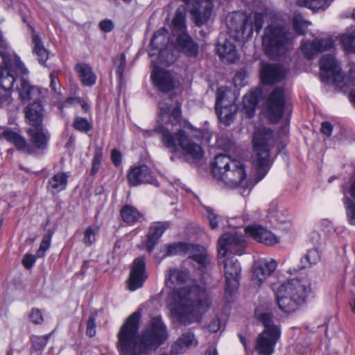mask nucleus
<instances>
[{
  "instance_id": "1",
  "label": "nucleus",
  "mask_w": 355,
  "mask_h": 355,
  "mask_svg": "<svg viewBox=\"0 0 355 355\" xmlns=\"http://www.w3.org/2000/svg\"><path fill=\"white\" fill-rule=\"evenodd\" d=\"M174 295L176 302L171 308L172 315L184 326L200 322L211 304V295L198 285L182 288Z\"/></svg>"
},
{
  "instance_id": "2",
  "label": "nucleus",
  "mask_w": 355,
  "mask_h": 355,
  "mask_svg": "<svg viewBox=\"0 0 355 355\" xmlns=\"http://www.w3.org/2000/svg\"><path fill=\"white\" fill-rule=\"evenodd\" d=\"M311 292V284L307 278L292 279L278 288L276 293L278 306L285 313L294 312Z\"/></svg>"
},
{
  "instance_id": "3",
  "label": "nucleus",
  "mask_w": 355,
  "mask_h": 355,
  "mask_svg": "<svg viewBox=\"0 0 355 355\" xmlns=\"http://www.w3.org/2000/svg\"><path fill=\"white\" fill-rule=\"evenodd\" d=\"M211 172L216 178L230 187H239L246 177L243 164L225 154L215 157L211 164Z\"/></svg>"
},
{
  "instance_id": "4",
  "label": "nucleus",
  "mask_w": 355,
  "mask_h": 355,
  "mask_svg": "<svg viewBox=\"0 0 355 355\" xmlns=\"http://www.w3.org/2000/svg\"><path fill=\"white\" fill-rule=\"evenodd\" d=\"M155 132L160 135L162 144L171 153L178 152V147H180L184 155H190L193 159H199L202 157V147L192 141L184 130L180 129L173 134L167 128L160 125L155 128Z\"/></svg>"
},
{
  "instance_id": "5",
  "label": "nucleus",
  "mask_w": 355,
  "mask_h": 355,
  "mask_svg": "<svg viewBox=\"0 0 355 355\" xmlns=\"http://www.w3.org/2000/svg\"><path fill=\"white\" fill-rule=\"evenodd\" d=\"M272 137V131L266 128H258L254 133L252 138L254 148L252 164L257 173L255 178L257 182L262 180L270 168L268 143Z\"/></svg>"
},
{
  "instance_id": "6",
  "label": "nucleus",
  "mask_w": 355,
  "mask_h": 355,
  "mask_svg": "<svg viewBox=\"0 0 355 355\" xmlns=\"http://www.w3.org/2000/svg\"><path fill=\"white\" fill-rule=\"evenodd\" d=\"M254 314L264 327L257 338L255 349L260 355H272L281 336L280 327L275 323L272 313L259 312V309H256Z\"/></svg>"
},
{
  "instance_id": "7",
  "label": "nucleus",
  "mask_w": 355,
  "mask_h": 355,
  "mask_svg": "<svg viewBox=\"0 0 355 355\" xmlns=\"http://www.w3.org/2000/svg\"><path fill=\"white\" fill-rule=\"evenodd\" d=\"M288 29L282 25L271 24L265 31L263 46L266 55L270 59H277L285 53L288 40Z\"/></svg>"
},
{
  "instance_id": "8",
  "label": "nucleus",
  "mask_w": 355,
  "mask_h": 355,
  "mask_svg": "<svg viewBox=\"0 0 355 355\" xmlns=\"http://www.w3.org/2000/svg\"><path fill=\"white\" fill-rule=\"evenodd\" d=\"M245 243L243 236L236 232H227L223 234L218 242V260L221 263L222 258H225L227 253L241 255L245 250Z\"/></svg>"
},
{
  "instance_id": "9",
  "label": "nucleus",
  "mask_w": 355,
  "mask_h": 355,
  "mask_svg": "<svg viewBox=\"0 0 355 355\" xmlns=\"http://www.w3.org/2000/svg\"><path fill=\"white\" fill-rule=\"evenodd\" d=\"M228 94L222 87L216 92L215 104L216 113L220 122L229 125L234 119L238 110V106L234 103V97L229 99Z\"/></svg>"
},
{
  "instance_id": "10",
  "label": "nucleus",
  "mask_w": 355,
  "mask_h": 355,
  "mask_svg": "<svg viewBox=\"0 0 355 355\" xmlns=\"http://www.w3.org/2000/svg\"><path fill=\"white\" fill-rule=\"evenodd\" d=\"M285 103L284 88L275 87L269 94L266 103L269 119L272 123H277L282 119L284 112Z\"/></svg>"
},
{
  "instance_id": "11",
  "label": "nucleus",
  "mask_w": 355,
  "mask_h": 355,
  "mask_svg": "<svg viewBox=\"0 0 355 355\" xmlns=\"http://www.w3.org/2000/svg\"><path fill=\"white\" fill-rule=\"evenodd\" d=\"M230 19L227 22L229 29L235 31L238 35H243L248 30V33H252L253 28L257 32H259L261 29L263 19L261 13H255L254 15L253 24L249 22V19L240 15H234L230 16Z\"/></svg>"
},
{
  "instance_id": "12",
  "label": "nucleus",
  "mask_w": 355,
  "mask_h": 355,
  "mask_svg": "<svg viewBox=\"0 0 355 355\" xmlns=\"http://www.w3.org/2000/svg\"><path fill=\"white\" fill-rule=\"evenodd\" d=\"M219 264L223 265L226 282L225 295L230 296L239 285L241 271L240 263L238 259L232 256L222 258L221 263Z\"/></svg>"
},
{
  "instance_id": "13",
  "label": "nucleus",
  "mask_w": 355,
  "mask_h": 355,
  "mask_svg": "<svg viewBox=\"0 0 355 355\" xmlns=\"http://www.w3.org/2000/svg\"><path fill=\"white\" fill-rule=\"evenodd\" d=\"M147 278L146 259L143 256L139 257L133 261L131 266L128 279V289L134 291L142 287Z\"/></svg>"
},
{
  "instance_id": "14",
  "label": "nucleus",
  "mask_w": 355,
  "mask_h": 355,
  "mask_svg": "<svg viewBox=\"0 0 355 355\" xmlns=\"http://www.w3.org/2000/svg\"><path fill=\"white\" fill-rule=\"evenodd\" d=\"M322 81H327L330 77L335 80L342 78L341 68L335 58L334 54L323 55L320 60Z\"/></svg>"
},
{
  "instance_id": "15",
  "label": "nucleus",
  "mask_w": 355,
  "mask_h": 355,
  "mask_svg": "<svg viewBox=\"0 0 355 355\" xmlns=\"http://www.w3.org/2000/svg\"><path fill=\"white\" fill-rule=\"evenodd\" d=\"M128 180L130 184L134 187L140 184H152L156 187L159 186L150 168L146 165H141L132 168L128 174Z\"/></svg>"
},
{
  "instance_id": "16",
  "label": "nucleus",
  "mask_w": 355,
  "mask_h": 355,
  "mask_svg": "<svg viewBox=\"0 0 355 355\" xmlns=\"http://www.w3.org/2000/svg\"><path fill=\"white\" fill-rule=\"evenodd\" d=\"M17 80V73L14 71L10 59L0 53V87L2 89L10 90Z\"/></svg>"
},
{
  "instance_id": "17",
  "label": "nucleus",
  "mask_w": 355,
  "mask_h": 355,
  "mask_svg": "<svg viewBox=\"0 0 355 355\" xmlns=\"http://www.w3.org/2000/svg\"><path fill=\"white\" fill-rule=\"evenodd\" d=\"M277 267V261L273 259H262L254 264L252 281L257 285L261 284Z\"/></svg>"
},
{
  "instance_id": "18",
  "label": "nucleus",
  "mask_w": 355,
  "mask_h": 355,
  "mask_svg": "<svg viewBox=\"0 0 355 355\" xmlns=\"http://www.w3.org/2000/svg\"><path fill=\"white\" fill-rule=\"evenodd\" d=\"M187 254L189 258L198 264V268L205 273L211 268V258L207 250L202 245L189 243Z\"/></svg>"
},
{
  "instance_id": "19",
  "label": "nucleus",
  "mask_w": 355,
  "mask_h": 355,
  "mask_svg": "<svg viewBox=\"0 0 355 355\" xmlns=\"http://www.w3.org/2000/svg\"><path fill=\"white\" fill-rule=\"evenodd\" d=\"M261 81L266 85H272L282 81L286 76L284 69L277 64L261 63L260 67Z\"/></svg>"
},
{
  "instance_id": "20",
  "label": "nucleus",
  "mask_w": 355,
  "mask_h": 355,
  "mask_svg": "<svg viewBox=\"0 0 355 355\" xmlns=\"http://www.w3.org/2000/svg\"><path fill=\"white\" fill-rule=\"evenodd\" d=\"M151 78L154 85L163 93L170 92L175 88V81L173 76L164 69H154L151 74Z\"/></svg>"
},
{
  "instance_id": "21",
  "label": "nucleus",
  "mask_w": 355,
  "mask_h": 355,
  "mask_svg": "<svg viewBox=\"0 0 355 355\" xmlns=\"http://www.w3.org/2000/svg\"><path fill=\"white\" fill-rule=\"evenodd\" d=\"M333 47L334 40L331 38L315 39L312 42H304L302 44V50L307 59H312L319 53Z\"/></svg>"
},
{
  "instance_id": "22",
  "label": "nucleus",
  "mask_w": 355,
  "mask_h": 355,
  "mask_svg": "<svg viewBox=\"0 0 355 355\" xmlns=\"http://www.w3.org/2000/svg\"><path fill=\"white\" fill-rule=\"evenodd\" d=\"M245 231L253 239L266 245H273L279 242V238L272 232L259 225L248 226Z\"/></svg>"
},
{
  "instance_id": "23",
  "label": "nucleus",
  "mask_w": 355,
  "mask_h": 355,
  "mask_svg": "<svg viewBox=\"0 0 355 355\" xmlns=\"http://www.w3.org/2000/svg\"><path fill=\"white\" fill-rule=\"evenodd\" d=\"M176 47L180 52L189 58H196L198 55L199 45L187 33H178Z\"/></svg>"
},
{
  "instance_id": "24",
  "label": "nucleus",
  "mask_w": 355,
  "mask_h": 355,
  "mask_svg": "<svg viewBox=\"0 0 355 355\" xmlns=\"http://www.w3.org/2000/svg\"><path fill=\"white\" fill-rule=\"evenodd\" d=\"M343 203L348 223L355 225V175L351 178L349 186L344 191Z\"/></svg>"
},
{
  "instance_id": "25",
  "label": "nucleus",
  "mask_w": 355,
  "mask_h": 355,
  "mask_svg": "<svg viewBox=\"0 0 355 355\" xmlns=\"http://www.w3.org/2000/svg\"><path fill=\"white\" fill-rule=\"evenodd\" d=\"M29 141L35 150H44L46 149L49 136L42 126L32 127L27 130Z\"/></svg>"
},
{
  "instance_id": "26",
  "label": "nucleus",
  "mask_w": 355,
  "mask_h": 355,
  "mask_svg": "<svg viewBox=\"0 0 355 355\" xmlns=\"http://www.w3.org/2000/svg\"><path fill=\"white\" fill-rule=\"evenodd\" d=\"M169 227L170 223L167 221L155 223L150 226L146 243V250L148 252H151L153 250L164 231L169 228Z\"/></svg>"
},
{
  "instance_id": "27",
  "label": "nucleus",
  "mask_w": 355,
  "mask_h": 355,
  "mask_svg": "<svg viewBox=\"0 0 355 355\" xmlns=\"http://www.w3.org/2000/svg\"><path fill=\"white\" fill-rule=\"evenodd\" d=\"M0 137L6 139L9 142L13 143L17 150L24 153L28 155L35 154V149L26 142L25 139L10 129L3 130Z\"/></svg>"
},
{
  "instance_id": "28",
  "label": "nucleus",
  "mask_w": 355,
  "mask_h": 355,
  "mask_svg": "<svg viewBox=\"0 0 355 355\" xmlns=\"http://www.w3.org/2000/svg\"><path fill=\"white\" fill-rule=\"evenodd\" d=\"M26 118L32 127L42 126L44 107L39 101H34L25 108Z\"/></svg>"
},
{
  "instance_id": "29",
  "label": "nucleus",
  "mask_w": 355,
  "mask_h": 355,
  "mask_svg": "<svg viewBox=\"0 0 355 355\" xmlns=\"http://www.w3.org/2000/svg\"><path fill=\"white\" fill-rule=\"evenodd\" d=\"M196 343L194 334L191 331H187L172 345L171 352L174 355L183 354L193 344L196 345Z\"/></svg>"
},
{
  "instance_id": "30",
  "label": "nucleus",
  "mask_w": 355,
  "mask_h": 355,
  "mask_svg": "<svg viewBox=\"0 0 355 355\" xmlns=\"http://www.w3.org/2000/svg\"><path fill=\"white\" fill-rule=\"evenodd\" d=\"M217 53L220 58L230 62H234L238 59V53L233 42L225 40L223 42H218Z\"/></svg>"
},
{
  "instance_id": "31",
  "label": "nucleus",
  "mask_w": 355,
  "mask_h": 355,
  "mask_svg": "<svg viewBox=\"0 0 355 355\" xmlns=\"http://www.w3.org/2000/svg\"><path fill=\"white\" fill-rule=\"evenodd\" d=\"M169 44V34L165 27L157 31L150 41L153 50H157L159 53H163Z\"/></svg>"
},
{
  "instance_id": "32",
  "label": "nucleus",
  "mask_w": 355,
  "mask_h": 355,
  "mask_svg": "<svg viewBox=\"0 0 355 355\" xmlns=\"http://www.w3.org/2000/svg\"><path fill=\"white\" fill-rule=\"evenodd\" d=\"M261 93L260 89H256L243 96V110L248 118H251L254 116Z\"/></svg>"
},
{
  "instance_id": "33",
  "label": "nucleus",
  "mask_w": 355,
  "mask_h": 355,
  "mask_svg": "<svg viewBox=\"0 0 355 355\" xmlns=\"http://www.w3.org/2000/svg\"><path fill=\"white\" fill-rule=\"evenodd\" d=\"M75 69L84 85L90 87L95 84L96 76L89 64L78 63L76 65Z\"/></svg>"
},
{
  "instance_id": "34",
  "label": "nucleus",
  "mask_w": 355,
  "mask_h": 355,
  "mask_svg": "<svg viewBox=\"0 0 355 355\" xmlns=\"http://www.w3.org/2000/svg\"><path fill=\"white\" fill-rule=\"evenodd\" d=\"M68 175L66 173H58L54 175L49 181L47 189L55 195L66 189Z\"/></svg>"
},
{
  "instance_id": "35",
  "label": "nucleus",
  "mask_w": 355,
  "mask_h": 355,
  "mask_svg": "<svg viewBox=\"0 0 355 355\" xmlns=\"http://www.w3.org/2000/svg\"><path fill=\"white\" fill-rule=\"evenodd\" d=\"M120 215L123 221L128 225L134 224L143 217V214L141 213H140L135 207L129 205H126L121 208Z\"/></svg>"
},
{
  "instance_id": "36",
  "label": "nucleus",
  "mask_w": 355,
  "mask_h": 355,
  "mask_svg": "<svg viewBox=\"0 0 355 355\" xmlns=\"http://www.w3.org/2000/svg\"><path fill=\"white\" fill-rule=\"evenodd\" d=\"M189 277V273L185 270L171 269L166 277L165 284L167 287L172 288L177 283H184Z\"/></svg>"
},
{
  "instance_id": "37",
  "label": "nucleus",
  "mask_w": 355,
  "mask_h": 355,
  "mask_svg": "<svg viewBox=\"0 0 355 355\" xmlns=\"http://www.w3.org/2000/svg\"><path fill=\"white\" fill-rule=\"evenodd\" d=\"M296 4L300 7L311 9L313 12L326 10L330 5L328 0H296Z\"/></svg>"
},
{
  "instance_id": "38",
  "label": "nucleus",
  "mask_w": 355,
  "mask_h": 355,
  "mask_svg": "<svg viewBox=\"0 0 355 355\" xmlns=\"http://www.w3.org/2000/svg\"><path fill=\"white\" fill-rule=\"evenodd\" d=\"M33 53L37 57L38 62L44 64L49 58V52L44 48L40 37L37 35L33 36Z\"/></svg>"
},
{
  "instance_id": "39",
  "label": "nucleus",
  "mask_w": 355,
  "mask_h": 355,
  "mask_svg": "<svg viewBox=\"0 0 355 355\" xmlns=\"http://www.w3.org/2000/svg\"><path fill=\"white\" fill-rule=\"evenodd\" d=\"M320 260V252L318 248L309 250L306 254L301 259V266L295 270L309 268L316 264Z\"/></svg>"
},
{
  "instance_id": "40",
  "label": "nucleus",
  "mask_w": 355,
  "mask_h": 355,
  "mask_svg": "<svg viewBox=\"0 0 355 355\" xmlns=\"http://www.w3.org/2000/svg\"><path fill=\"white\" fill-rule=\"evenodd\" d=\"M19 85H17L16 89L19 93V96L21 101H29L32 98V92L34 87L30 84L29 81L24 78L19 79Z\"/></svg>"
},
{
  "instance_id": "41",
  "label": "nucleus",
  "mask_w": 355,
  "mask_h": 355,
  "mask_svg": "<svg viewBox=\"0 0 355 355\" xmlns=\"http://www.w3.org/2000/svg\"><path fill=\"white\" fill-rule=\"evenodd\" d=\"M173 32L177 35L178 33H187L185 14L180 9L177 10L172 21Z\"/></svg>"
},
{
  "instance_id": "42",
  "label": "nucleus",
  "mask_w": 355,
  "mask_h": 355,
  "mask_svg": "<svg viewBox=\"0 0 355 355\" xmlns=\"http://www.w3.org/2000/svg\"><path fill=\"white\" fill-rule=\"evenodd\" d=\"M309 21L305 20L302 15L299 12H295L293 17V26L295 32L298 35H304L306 32V28L310 25Z\"/></svg>"
},
{
  "instance_id": "43",
  "label": "nucleus",
  "mask_w": 355,
  "mask_h": 355,
  "mask_svg": "<svg viewBox=\"0 0 355 355\" xmlns=\"http://www.w3.org/2000/svg\"><path fill=\"white\" fill-rule=\"evenodd\" d=\"M51 336V334L42 336H33L31 338V345L36 352L42 351L46 345V343Z\"/></svg>"
},
{
  "instance_id": "44",
  "label": "nucleus",
  "mask_w": 355,
  "mask_h": 355,
  "mask_svg": "<svg viewBox=\"0 0 355 355\" xmlns=\"http://www.w3.org/2000/svg\"><path fill=\"white\" fill-rule=\"evenodd\" d=\"M340 42L346 49L355 52V29L343 34L340 37Z\"/></svg>"
},
{
  "instance_id": "45",
  "label": "nucleus",
  "mask_w": 355,
  "mask_h": 355,
  "mask_svg": "<svg viewBox=\"0 0 355 355\" xmlns=\"http://www.w3.org/2000/svg\"><path fill=\"white\" fill-rule=\"evenodd\" d=\"M103 158V150L101 147L96 146L94 150V155L92 160V167L90 170V175H94L99 170Z\"/></svg>"
},
{
  "instance_id": "46",
  "label": "nucleus",
  "mask_w": 355,
  "mask_h": 355,
  "mask_svg": "<svg viewBox=\"0 0 355 355\" xmlns=\"http://www.w3.org/2000/svg\"><path fill=\"white\" fill-rule=\"evenodd\" d=\"M187 243L179 242L177 243L171 244L167 248V255H173L176 254H187V250L189 248Z\"/></svg>"
},
{
  "instance_id": "47",
  "label": "nucleus",
  "mask_w": 355,
  "mask_h": 355,
  "mask_svg": "<svg viewBox=\"0 0 355 355\" xmlns=\"http://www.w3.org/2000/svg\"><path fill=\"white\" fill-rule=\"evenodd\" d=\"M114 65L116 67V74L120 81L123 78L124 69L126 67V59L124 53L120 54L119 56L116 57L114 60Z\"/></svg>"
},
{
  "instance_id": "48",
  "label": "nucleus",
  "mask_w": 355,
  "mask_h": 355,
  "mask_svg": "<svg viewBox=\"0 0 355 355\" xmlns=\"http://www.w3.org/2000/svg\"><path fill=\"white\" fill-rule=\"evenodd\" d=\"M73 127L76 130L84 132H89L92 128V125L85 118L79 116L75 118Z\"/></svg>"
},
{
  "instance_id": "49",
  "label": "nucleus",
  "mask_w": 355,
  "mask_h": 355,
  "mask_svg": "<svg viewBox=\"0 0 355 355\" xmlns=\"http://www.w3.org/2000/svg\"><path fill=\"white\" fill-rule=\"evenodd\" d=\"M207 213V218L211 229H216L218 226L220 216L217 214L214 210L209 207H205Z\"/></svg>"
},
{
  "instance_id": "50",
  "label": "nucleus",
  "mask_w": 355,
  "mask_h": 355,
  "mask_svg": "<svg viewBox=\"0 0 355 355\" xmlns=\"http://www.w3.org/2000/svg\"><path fill=\"white\" fill-rule=\"evenodd\" d=\"M180 118V106H176L175 107L173 108L171 113L165 117V121L164 122L166 123H171L173 126L179 123Z\"/></svg>"
},
{
  "instance_id": "51",
  "label": "nucleus",
  "mask_w": 355,
  "mask_h": 355,
  "mask_svg": "<svg viewBox=\"0 0 355 355\" xmlns=\"http://www.w3.org/2000/svg\"><path fill=\"white\" fill-rule=\"evenodd\" d=\"M51 235L48 234L44 236L40 243V248L36 252V257L42 258L45 255V252L49 248L51 243Z\"/></svg>"
},
{
  "instance_id": "52",
  "label": "nucleus",
  "mask_w": 355,
  "mask_h": 355,
  "mask_svg": "<svg viewBox=\"0 0 355 355\" xmlns=\"http://www.w3.org/2000/svg\"><path fill=\"white\" fill-rule=\"evenodd\" d=\"M96 241V232L93 227L89 226L84 232L83 242L86 245H90Z\"/></svg>"
},
{
  "instance_id": "53",
  "label": "nucleus",
  "mask_w": 355,
  "mask_h": 355,
  "mask_svg": "<svg viewBox=\"0 0 355 355\" xmlns=\"http://www.w3.org/2000/svg\"><path fill=\"white\" fill-rule=\"evenodd\" d=\"M159 117L162 121H165V117L171 113L173 109H171V105L160 102L159 103Z\"/></svg>"
},
{
  "instance_id": "54",
  "label": "nucleus",
  "mask_w": 355,
  "mask_h": 355,
  "mask_svg": "<svg viewBox=\"0 0 355 355\" xmlns=\"http://www.w3.org/2000/svg\"><path fill=\"white\" fill-rule=\"evenodd\" d=\"M95 318L93 315L89 317L87 321L86 334L89 337H93L96 334Z\"/></svg>"
},
{
  "instance_id": "55",
  "label": "nucleus",
  "mask_w": 355,
  "mask_h": 355,
  "mask_svg": "<svg viewBox=\"0 0 355 355\" xmlns=\"http://www.w3.org/2000/svg\"><path fill=\"white\" fill-rule=\"evenodd\" d=\"M50 80H51L50 87H51V89L55 93H56L58 94H61L60 84L59 83L58 78L53 73H51L50 74Z\"/></svg>"
},
{
  "instance_id": "56",
  "label": "nucleus",
  "mask_w": 355,
  "mask_h": 355,
  "mask_svg": "<svg viewBox=\"0 0 355 355\" xmlns=\"http://www.w3.org/2000/svg\"><path fill=\"white\" fill-rule=\"evenodd\" d=\"M36 261V256L31 254H26L22 259V264L26 269L31 268Z\"/></svg>"
},
{
  "instance_id": "57",
  "label": "nucleus",
  "mask_w": 355,
  "mask_h": 355,
  "mask_svg": "<svg viewBox=\"0 0 355 355\" xmlns=\"http://www.w3.org/2000/svg\"><path fill=\"white\" fill-rule=\"evenodd\" d=\"M12 101L10 90L2 89L0 92V104L1 105H9Z\"/></svg>"
},
{
  "instance_id": "58",
  "label": "nucleus",
  "mask_w": 355,
  "mask_h": 355,
  "mask_svg": "<svg viewBox=\"0 0 355 355\" xmlns=\"http://www.w3.org/2000/svg\"><path fill=\"white\" fill-rule=\"evenodd\" d=\"M30 319L35 324H40L43 321L42 313L38 309H33L30 314Z\"/></svg>"
},
{
  "instance_id": "59",
  "label": "nucleus",
  "mask_w": 355,
  "mask_h": 355,
  "mask_svg": "<svg viewBox=\"0 0 355 355\" xmlns=\"http://www.w3.org/2000/svg\"><path fill=\"white\" fill-rule=\"evenodd\" d=\"M121 153L119 150L113 149L111 151V159L116 166H118L121 164Z\"/></svg>"
},
{
  "instance_id": "60",
  "label": "nucleus",
  "mask_w": 355,
  "mask_h": 355,
  "mask_svg": "<svg viewBox=\"0 0 355 355\" xmlns=\"http://www.w3.org/2000/svg\"><path fill=\"white\" fill-rule=\"evenodd\" d=\"M99 28L103 32L108 33L113 29L114 24L111 20L105 19L99 23Z\"/></svg>"
},
{
  "instance_id": "61",
  "label": "nucleus",
  "mask_w": 355,
  "mask_h": 355,
  "mask_svg": "<svg viewBox=\"0 0 355 355\" xmlns=\"http://www.w3.org/2000/svg\"><path fill=\"white\" fill-rule=\"evenodd\" d=\"M333 130V125L328 121H323L321 123V132L327 135V137H329L331 135Z\"/></svg>"
},
{
  "instance_id": "62",
  "label": "nucleus",
  "mask_w": 355,
  "mask_h": 355,
  "mask_svg": "<svg viewBox=\"0 0 355 355\" xmlns=\"http://www.w3.org/2000/svg\"><path fill=\"white\" fill-rule=\"evenodd\" d=\"M14 71L17 73V71L19 73H22L24 75H26L28 73V69L25 67L24 63L19 60L16 61L15 62V69Z\"/></svg>"
},
{
  "instance_id": "63",
  "label": "nucleus",
  "mask_w": 355,
  "mask_h": 355,
  "mask_svg": "<svg viewBox=\"0 0 355 355\" xmlns=\"http://www.w3.org/2000/svg\"><path fill=\"white\" fill-rule=\"evenodd\" d=\"M209 330L211 332H216L220 329V321L218 319H213L208 325Z\"/></svg>"
},
{
  "instance_id": "64",
  "label": "nucleus",
  "mask_w": 355,
  "mask_h": 355,
  "mask_svg": "<svg viewBox=\"0 0 355 355\" xmlns=\"http://www.w3.org/2000/svg\"><path fill=\"white\" fill-rule=\"evenodd\" d=\"M205 355H218V352L216 349H209L205 352Z\"/></svg>"
}]
</instances>
